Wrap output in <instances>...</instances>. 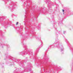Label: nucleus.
<instances>
[{"label":"nucleus","mask_w":73,"mask_h":73,"mask_svg":"<svg viewBox=\"0 0 73 73\" xmlns=\"http://www.w3.org/2000/svg\"><path fill=\"white\" fill-rule=\"evenodd\" d=\"M18 24H19V22H17V23L16 24V25H18Z\"/></svg>","instance_id":"nucleus-1"},{"label":"nucleus","mask_w":73,"mask_h":73,"mask_svg":"<svg viewBox=\"0 0 73 73\" xmlns=\"http://www.w3.org/2000/svg\"><path fill=\"white\" fill-rule=\"evenodd\" d=\"M62 11L63 12V13H64V10H62Z\"/></svg>","instance_id":"nucleus-2"}]
</instances>
